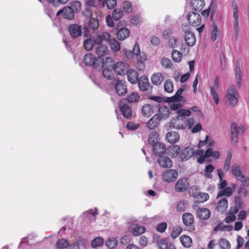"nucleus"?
<instances>
[{"instance_id":"f257e3e1","label":"nucleus","mask_w":249,"mask_h":249,"mask_svg":"<svg viewBox=\"0 0 249 249\" xmlns=\"http://www.w3.org/2000/svg\"><path fill=\"white\" fill-rule=\"evenodd\" d=\"M163 111L165 113L156 114L154 115L146 123L147 127L150 129H154L160 124L162 118L165 119L169 116L170 112L168 108L165 107Z\"/></svg>"},{"instance_id":"f03ea898","label":"nucleus","mask_w":249,"mask_h":249,"mask_svg":"<svg viewBox=\"0 0 249 249\" xmlns=\"http://www.w3.org/2000/svg\"><path fill=\"white\" fill-rule=\"evenodd\" d=\"M187 126V119L181 115H178L173 118L170 123L171 128L177 129H183Z\"/></svg>"},{"instance_id":"7ed1b4c3","label":"nucleus","mask_w":249,"mask_h":249,"mask_svg":"<svg viewBox=\"0 0 249 249\" xmlns=\"http://www.w3.org/2000/svg\"><path fill=\"white\" fill-rule=\"evenodd\" d=\"M239 94L233 86H230L227 90L226 97L232 107L235 106L238 101Z\"/></svg>"},{"instance_id":"20e7f679","label":"nucleus","mask_w":249,"mask_h":249,"mask_svg":"<svg viewBox=\"0 0 249 249\" xmlns=\"http://www.w3.org/2000/svg\"><path fill=\"white\" fill-rule=\"evenodd\" d=\"M246 128L244 125L237 127L236 123H232L231 127V140L232 142L236 143L238 141V135L243 134Z\"/></svg>"},{"instance_id":"39448f33","label":"nucleus","mask_w":249,"mask_h":249,"mask_svg":"<svg viewBox=\"0 0 249 249\" xmlns=\"http://www.w3.org/2000/svg\"><path fill=\"white\" fill-rule=\"evenodd\" d=\"M119 107L122 115L126 119H130L132 115V110L125 99L120 102Z\"/></svg>"},{"instance_id":"423d86ee","label":"nucleus","mask_w":249,"mask_h":249,"mask_svg":"<svg viewBox=\"0 0 249 249\" xmlns=\"http://www.w3.org/2000/svg\"><path fill=\"white\" fill-rule=\"evenodd\" d=\"M116 29L118 30L117 37L119 40H124L129 36V30L126 27H123L121 21L117 24Z\"/></svg>"},{"instance_id":"0eeeda50","label":"nucleus","mask_w":249,"mask_h":249,"mask_svg":"<svg viewBox=\"0 0 249 249\" xmlns=\"http://www.w3.org/2000/svg\"><path fill=\"white\" fill-rule=\"evenodd\" d=\"M232 8L233 10V27L235 34L237 35L239 32L238 27V7L237 2L235 0H233L231 1Z\"/></svg>"},{"instance_id":"6e6552de","label":"nucleus","mask_w":249,"mask_h":249,"mask_svg":"<svg viewBox=\"0 0 249 249\" xmlns=\"http://www.w3.org/2000/svg\"><path fill=\"white\" fill-rule=\"evenodd\" d=\"M61 14H63L64 18L69 20H71L74 17V10L71 6H65L63 9L58 10L56 13V16H59Z\"/></svg>"},{"instance_id":"1a4fd4ad","label":"nucleus","mask_w":249,"mask_h":249,"mask_svg":"<svg viewBox=\"0 0 249 249\" xmlns=\"http://www.w3.org/2000/svg\"><path fill=\"white\" fill-rule=\"evenodd\" d=\"M178 177V173L174 169L167 170L162 175L163 180L169 183L174 181Z\"/></svg>"},{"instance_id":"9d476101","label":"nucleus","mask_w":249,"mask_h":249,"mask_svg":"<svg viewBox=\"0 0 249 249\" xmlns=\"http://www.w3.org/2000/svg\"><path fill=\"white\" fill-rule=\"evenodd\" d=\"M68 32L71 37L77 38L82 35V26L77 24H71L68 26Z\"/></svg>"},{"instance_id":"9b49d317","label":"nucleus","mask_w":249,"mask_h":249,"mask_svg":"<svg viewBox=\"0 0 249 249\" xmlns=\"http://www.w3.org/2000/svg\"><path fill=\"white\" fill-rule=\"evenodd\" d=\"M184 40L188 46H193L196 42V38L194 34L189 29H183Z\"/></svg>"},{"instance_id":"f8f14e48","label":"nucleus","mask_w":249,"mask_h":249,"mask_svg":"<svg viewBox=\"0 0 249 249\" xmlns=\"http://www.w3.org/2000/svg\"><path fill=\"white\" fill-rule=\"evenodd\" d=\"M187 18L189 23L194 27L199 26L201 22L200 15L195 12L189 13Z\"/></svg>"},{"instance_id":"ddd939ff","label":"nucleus","mask_w":249,"mask_h":249,"mask_svg":"<svg viewBox=\"0 0 249 249\" xmlns=\"http://www.w3.org/2000/svg\"><path fill=\"white\" fill-rule=\"evenodd\" d=\"M128 230L134 236H138L144 233L146 231V228L138 224H132L129 227Z\"/></svg>"},{"instance_id":"4468645a","label":"nucleus","mask_w":249,"mask_h":249,"mask_svg":"<svg viewBox=\"0 0 249 249\" xmlns=\"http://www.w3.org/2000/svg\"><path fill=\"white\" fill-rule=\"evenodd\" d=\"M189 186L187 178H182L178 180L175 186V190L177 192L185 191Z\"/></svg>"},{"instance_id":"2eb2a0df","label":"nucleus","mask_w":249,"mask_h":249,"mask_svg":"<svg viewBox=\"0 0 249 249\" xmlns=\"http://www.w3.org/2000/svg\"><path fill=\"white\" fill-rule=\"evenodd\" d=\"M113 68L114 72L118 75H125L127 71L126 64L122 61L118 62L115 64Z\"/></svg>"},{"instance_id":"dca6fc26","label":"nucleus","mask_w":249,"mask_h":249,"mask_svg":"<svg viewBox=\"0 0 249 249\" xmlns=\"http://www.w3.org/2000/svg\"><path fill=\"white\" fill-rule=\"evenodd\" d=\"M124 81L118 80L115 84V91L120 96H123L127 92V87Z\"/></svg>"},{"instance_id":"f3484780","label":"nucleus","mask_w":249,"mask_h":249,"mask_svg":"<svg viewBox=\"0 0 249 249\" xmlns=\"http://www.w3.org/2000/svg\"><path fill=\"white\" fill-rule=\"evenodd\" d=\"M158 163L160 166L163 168H169L173 165V162L171 160L166 156H159Z\"/></svg>"},{"instance_id":"a211bd4d","label":"nucleus","mask_w":249,"mask_h":249,"mask_svg":"<svg viewBox=\"0 0 249 249\" xmlns=\"http://www.w3.org/2000/svg\"><path fill=\"white\" fill-rule=\"evenodd\" d=\"M137 82L140 89L142 91L147 90L150 87L148 79L145 75L142 76Z\"/></svg>"},{"instance_id":"6ab92c4d","label":"nucleus","mask_w":249,"mask_h":249,"mask_svg":"<svg viewBox=\"0 0 249 249\" xmlns=\"http://www.w3.org/2000/svg\"><path fill=\"white\" fill-rule=\"evenodd\" d=\"M166 150V146L162 142H159L153 146V151L157 156L163 155Z\"/></svg>"},{"instance_id":"aec40b11","label":"nucleus","mask_w":249,"mask_h":249,"mask_svg":"<svg viewBox=\"0 0 249 249\" xmlns=\"http://www.w3.org/2000/svg\"><path fill=\"white\" fill-rule=\"evenodd\" d=\"M194 154V150L190 147H187L182 150L179 157L181 160H187L190 159Z\"/></svg>"},{"instance_id":"412c9836","label":"nucleus","mask_w":249,"mask_h":249,"mask_svg":"<svg viewBox=\"0 0 249 249\" xmlns=\"http://www.w3.org/2000/svg\"><path fill=\"white\" fill-rule=\"evenodd\" d=\"M128 81L132 84H136L139 80V74L134 69H128L126 72Z\"/></svg>"},{"instance_id":"4be33fe9","label":"nucleus","mask_w":249,"mask_h":249,"mask_svg":"<svg viewBox=\"0 0 249 249\" xmlns=\"http://www.w3.org/2000/svg\"><path fill=\"white\" fill-rule=\"evenodd\" d=\"M228 207V201L226 197H223L218 200L216 203V209L218 212L223 213L226 211Z\"/></svg>"},{"instance_id":"5701e85b","label":"nucleus","mask_w":249,"mask_h":249,"mask_svg":"<svg viewBox=\"0 0 249 249\" xmlns=\"http://www.w3.org/2000/svg\"><path fill=\"white\" fill-rule=\"evenodd\" d=\"M166 139L169 142L174 144L179 141V135L177 132L170 131L166 134Z\"/></svg>"},{"instance_id":"b1692460","label":"nucleus","mask_w":249,"mask_h":249,"mask_svg":"<svg viewBox=\"0 0 249 249\" xmlns=\"http://www.w3.org/2000/svg\"><path fill=\"white\" fill-rule=\"evenodd\" d=\"M83 61L86 65L92 66L95 64L97 59L94 55L88 53L84 56Z\"/></svg>"},{"instance_id":"393cba45","label":"nucleus","mask_w":249,"mask_h":249,"mask_svg":"<svg viewBox=\"0 0 249 249\" xmlns=\"http://www.w3.org/2000/svg\"><path fill=\"white\" fill-rule=\"evenodd\" d=\"M182 218L184 224L186 226H190L194 223V216L191 213H183Z\"/></svg>"},{"instance_id":"a878e982","label":"nucleus","mask_w":249,"mask_h":249,"mask_svg":"<svg viewBox=\"0 0 249 249\" xmlns=\"http://www.w3.org/2000/svg\"><path fill=\"white\" fill-rule=\"evenodd\" d=\"M231 172L238 180H241L244 178V175L241 172L239 165H233L231 166Z\"/></svg>"},{"instance_id":"bb28decb","label":"nucleus","mask_w":249,"mask_h":249,"mask_svg":"<svg viewBox=\"0 0 249 249\" xmlns=\"http://www.w3.org/2000/svg\"><path fill=\"white\" fill-rule=\"evenodd\" d=\"M141 112L142 115L144 117H149L153 113V107L150 104H144L142 106V107Z\"/></svg>"},{"instance_id":"cd10ccee","label":"nucleus","mask_w":249,"mask_h":249,"mask_svg":"<svg viewBox=\"0 0 249 249\" xmlns=\"http://www.w3.org/2000/svg\"><path fill=\"white\" fill-rule=\"evenodd\" d=\"M163 80V75L161 72L154 73L151 78L152 83L155 85H160Z\"/></svg>"},{"instance_id":"c85d7f7f","label":"nucleus","mask_w":249,"mask_h":249,"mask_svg":"<svg viewBox=\"0 0 249 249\" xmlns=\"http://www.w3.org/2000/svg\"><path fill=\"white\" fill-rule=\"evenodd\" d=\"M190 3L193 9L200 11L203 9L205 5V1L204 0H191Z\"/></svg>"},{"instance_id":"c756f323","label":"nucleus","mask_w":249,"mask_h":249,"mask_svg":"<svg viewBox=\"0 0 249 249\" xmlns=\"http://www.w3.org/2000/svg\"><path fill=\"white\" fill-rule=\"evenodd\" d=\"M183 91V89L180 88L178 89L174 96L168 98V102L170 103H176L181 101L183 99V96L181 95Z\"/></svg>"},{"instance_id":"7c9ffc66","label":"nucleus","mask_w":249,"mask_h":249,"mask_svg":"<svg viewBox=\"0 0 249 249\" xmlns=\"http://www.w3.org/2000/svg\"><path fill=\"white\" fill-rule=\"evenodd\" d=\"M198 217L202 219H208L211 216V212L207 208H201L197 212Z\"/></svg>"},{"instance_id":"2f4dec72","label":"nucleus","mask_w":249,"mask_h":249,"mask_svg":"<svg viewBox=\"0 0 249 249\" xmlns=\"http://www.w3.org/2000/svg\"><path fill=\"white\" fill-rule=\"evenodd\" d=\"M180 152V148L178 145H173L168 149V155L172 158L177 157Z\"/></svg>"},{"instance_id":"473e14b6","label":"nucleus","mask_w":249,"mask_h":249,"mask_svg":"<svg viewBox=\"0 0 249 249\" xmlns=\"http://www.w3.org/2000/svg\"><path fill=\"white\" fill-rule=\"evenodd\" d=\"M108 48L104 45H100L96 49V53L99 57H102L108 54Z\"/></svg>"},{"instance_id":"72a5a7b5","label":"nucleus","mask_w":249,"mask_h":249,"mask_svg":"<svg viewBox=\"0 0 249 249\" xmlns=\"http://www.w3.org/2000/svg\"><path fill=\"white\" fill-rule=\"evenodd\" d=\"M180 242L182 245L185 248H190L192 245V240L191 238L187 235H183L180 237Z\"/></svg>"},{"instance_id":"f704fd0d","label":"nucleus","mask_w":249,"mask_h":249,"mask_svg":"<svg viewBox=\"0 0 249 249\" xmlns=\"http://www.w3.org/2000/svg\"><path fill=\"white\" fill-rule=\"evenodd\" d=\"M217 174L219 177L220 181L219 183L218 184V187L219 189H224L227 186V181L223 179V178L224 177V173L221 169H217Z\"/></svg>"},{"instance_id":"c9c22d12","label":"nucleus","mask_w":249,"mask_h":249,"mask_svg":"<svg viewBox=\"0 0 249 249\" xmlns=\"http://www.w3.org/2000/svg\"><path fill=\"white\" fill-rule=\"evenodd\" d=\"M233 193V189L230 187H226L223 189V190H221L218 192L217 194V198L219 197H222L223 196H226L228 197L230 196Z\"/></svg>"},{"instance_id":"e433bc0d","label":"nucleus","mask_w":249,"mask_h":249,"mask_svg":"<svg viewBox=\"0 0 249 249\" xmlns=\"http://www.w3.org/2000/svg\"><path fill=\"white\" fill-rule=\"evenodd\" d=\"M232 158V153L231 152H229L227 154L226 158L225 160L224 164V170L225 172H227L230 169L231 160Z\"/></svg>"},{"instance_id":"4c0bfd02","label":"nucleus","mask_w":249,"mask_h":249,"mask_svg":"<svg viewBox=\"0 0 249 249\" xmlns=\"http://www.w3.org/2000/svg\"><path fill=\"white\" fill-rule=\"evenodd\" d=\"M235 76L236 78L237 85L238 88H240L241 86L242 79L241 71L240 68V65L239 63L237 64L236 66Z\"/></svg>"},{"instance_id":"58836bf2","label":"nucleus","mask_w":249,"mask_h":249,"mask_svg":"<svg viewBox=\"0 0 249 249\" xmlns=\"http://www.w3.org/2000/svg\"><path fill=\"white\" fill-rule=\"evenodd\" d=\"M140 95L138 93L133 92L129 94L126 99H124L126 102H128L130 103H136L138 102L140 99Z\"/></svg>"},{"instance_id":"ea45409f","label":"nucleus","mask_w":249,"mask_h":249,"mask_svg":"<svg viewBox=\"0 0 249 249\" xmlns=\"http://www.w3.org/2000/svg\"><path fill=\"white\" fill-rule=\"evenodd\" d=\"M159 135L158 132L156 131L152 132L149 136L148 137V142L150 144L152 145L153 146L156 143H158Z\"/></svg>"},{"instance_id":"a19ab883","label":"nucleus","mask_w":249,"mask_h":249,"mask_svg":"<svg viewBox=\"0 0 249 249\" xmlns=\"http://www.w3.org/2000/svg\"><path fill=\"white\" fill-rule=\"evenodd\" d=\"M109 45L111 49L113 52L119 51L121 49L120 43L115 38L110 40Z\"/></svg>"},{"instance_id":"79ce46f5","label":"nucleus","mask_w":249,"mask_h":249,"mask_svg":"<svg viewBox=\"0 0 249 249\" xmlns=\"http://www.w3.org/2000/svg\"><path fill=\"white\" fill-rule=\"evenodd\" d=\"M164 89L168 93H171L173 91L174 84L171 79H167L164 81Z\"/></svg>"},{"instance_id":"37998d69","label":"nucleus","mask_w":249,"mask_h":249,"mask_svg":"<svg viewBox=\"0 0 249 249\" xmlns=\"http://www.w3.org/2000/svg\"><path fill=\"white\" fill-rule=\"evenodd\" d=\"M172 57L174 62L178 63L182 60V54L179 51L173 50L172 52Z\"/></svg>"},{"instance_id":"c03bdc74","label":"nucleus","mask_w":249,"mask_h":249,"mask_svg":"<svg viewBox=\"0 0 249 249\" xmlns=\"http://www.w3.org/2000/svg\"><path fill=\"white\" fill-rule=\"evenodd\" d=\"M214 169V166L211 164L207 165L204 170V177L206 178H212L213 177L212 173Z\"/></svg>"},{"instance_id":"a18cd8bd","label":"nucleus","mask_w":249,"mask_h":249,"mask_svg":"<svg viewBox=\"0 0 249 249\" xmlns=\"http://www.w3.org/2000/svg\"><path fill=\"white\" fill-rule=\"evenodd\" d=\"M104 244L103 238L97 237L93 239L91 242V246L92 248H96L102 246Z\"/></svg>"},{"instance_id":"49530a36","label":"nucleus","mask_w":249,"mask_h":249,"mask_svg":"<svg viewBox=\"0 0 249 249\" xmlns=\"http://www.w3.org/2000/svg\"><path fill=\"white\" fill-rule=\"evenodd\" d=\"M187 205V203L184 200H180L177 205V211L178 212H183L185 210Z\"/></svg>"},{"instance_id":"de8ad7c7","label":"nucleus","mask_w":249,"mask_h":249,"mask_svg":"<svg viewBox=\"0 0 249 249\" xmlns=\"http://www.w3.org/2000/svg\"><path fill=\"white\" fill-rule=\"evenodd\" d=\"M103 76L108 80H111L114 76V74L112 71L108 68H105L102 70Z\"/></svg>"},{"instance_id":"09e8293b","label":"nucleus","mask_w":249,"mask_h":249,"mask_svg":"<svg viewBox=\"0 0 249 249\" xmlns=\"http://www.w3.org/2000/svg\"><path fill=\"white\" fill-rule=\"evenodd\" d=\"M123 16V12L120 9H115L112 12V17L114 20H119Z\"/></svg>"},{"instance_id":"8fccbe9b","label":"nucleus","mask_w":249,"mask_h":249,"mask_svg":"<svg viewBox=\"0 0 249 249\" xmlns=\"http://www.w3.org/2000/svg\"><path fill=\"white\" fill-rule=\"evenodd\" d=\"M216 90L213 87H210V93L212 95L213 100L216 105H218L219 102V97L218 94L216 92Z\"/></svg>"},{"instance_id":"3c124183","label":"nucleus","mask_w":249,"mask_h":249,"mask_svg":"<svg viewBox=\"0 0 249 249\" xmlns=\"http://www.w3.org/2000/svg\"><path fill=\"white\" fill-rule=\"evenodd\" d=\"M68 246L69 243L68 241L64 239L59 240L56 244V248L59 249H62L63 248H66Z\"/></svg>"},{"instance_id":"603ef678","label":"nucleus","mask_w":249,"mask_h":249,"mask_svg":"<svg viewBox=\"0 0 249 249\" xmlns=\"http://www.w3.org/2000/svg\"><path fill=\"white\" fill-rule=\"evenodd\" d=\"M219 31L218 30L216 25L214 23L213 24V30L212 31L211 39L214 41L217 39V36L219 35Z\"/></svg>"},{"instance_id":"864d4df0","label":"nucleus","mask_w":249,"mask_h":249,"mask_svg":"<svg viewBox=\"0 0 249 249\" xmlns=\"http://www.w3.org/2000/svg\"><path fill=\"white\" fill-rule=\"evenodd\" d=\"M196 198L200 202H204L209 199V195L207 193L199 192Z\"/></svg>"},{"instance_id":"5fc2aeb1","label":"nucleus","mask_w":249,"mask_h":249,"mask_svg":"<svg viewBox=\"0 0 249 249\" xmlns=\"http://www.w3.org/2000/svg\"><path fill=\"white\" fill-rule=\"evenodd\" d=\"M160 63L162 67L165 69L170 68L172 65L171 61L166 57L162 58L161 59Z\"/></svg>"},{"instance_id":"6e6d98bb","label":"nucleus","mask_w":249,"mask_h":249,"mask_svg":"<svg viewBox=\"0 0 249 249\" xmlns=\"http://www.w3.org/2000/svg\"><path fill=\"white\" fill-rule=\"evenodd\" d=\"M85 49L87 51H90L93 47V43L92 40L90 38L87 39L83 43Z\"/></svg>"},{"instance_id":"4d7b16f0","label":"nucleus","mask_w":249,"mask_h":249,"mask_svg":"<svg viewBox=\"0 0 249 249\" xmlns=\"http://www.w3.org/2000/svg\"><path fill=\"white\" fill-rule=\"evenodd\" d=\"M123 9L126 13H130L133 10L131 3L127 1H125L123 3Z\"/></svg>"},{"instance_id":"13d9d810","label":"nucleus","mask_w":249,"mask_h":249,"mask_svg":"<svg viewBox=\"0 0 249 249\" xmlns=\"http://www.w3.org/2000/svg\"><path fill=\"white\" fill-rule=\"evenodd\" d=\"M118 244L117 240L115 238H111L108 239L106 243V245L109 248V249L115 248Z\"/></svg>"},{"instance_id":"bf43d9fd","label":"nucleus","mask_w":249,"mask_h":249,"mask_svg":"<svg viewBox=\"0 0 249 249\" xmlns=\"http://www.w3.org/2000/svg\"><path fill=\"white\" fill-rule=\"evenodd\" d=\"M219 246L222 249H229L231 247L230 242L226 239H222L220 240Z\"/></svg>"},{"instance_id":"052dcab7","label":"nucleus","mask_w":249,"mask_h":249,"mask_svg":"<svg viewBox=\"0 0 249 249\" xmlns=\"http://www.w3.org/2000/svg\"><path fill=\"white\" fill-rule=\"evenodd\" d=\"M71 6L73 9L74 10V11H75L76 12H79L81 9V3L77 0H74L72 1L71 3Z\"/></svg>"},{"instance_id":"680f3d73","label":"nucleus","mask_w":249,"mask_h":249,"mask_svg":"<svg viewBox=\"0 0 249 249\" xmlns=\"http://www.w3.org/2000/svg\"><path fill=\"white\" fill-rule=\"evenodd\" d=\"M182 229L181 227H178L174 228L171 234V237L173 239L178 237L182 232Z\"/></svg>"},{"instance_id":"e2e57ef3","label":"nucleus","mask_w":249,"mask_h":249,"mask_svg":"<svg viewBox=\"0 0 249 249\" xmlns=\"http://www.w3.org/2000/svg\"><path fill=\"white\" fill-rule=\"evenodd\" d=\"M167 225L165 222H161L158 224L156 227V230L162 233L167 229Z\"/></svg>"},{"instance_id":"0e129e2a","label":"nucleus","mask_w":249,"mask_h":249,"mask_svg":"<svg viewBox=\"0 0 249 249\" xmlns=\"http://www.w3.org/2000/svg\"><path fill=\"white\" fill-rule=\"evenodd\" d=\"M99 25V20L97 19L92 18L90 20L89 23V27L92 30L97 29Z\"/></svg>"},{"instance_id":"69168bd1","label":"nucleus","mask_w":249,"mask_h":249,"mask_svg":"<svg viewBox=\"0 0 249 249\" xmlns=\"http://www.w3.org/2000/svg\"><path fill=\"white\" fill-rule=\"evenodd\" d=\"M169 46L172 48H175L178 46V39L176 37H172L170 38L168 42Z\"/></svg>"},{"instance_id":"338daca9","label":"nucleus","mask_w":249,"mask_h":249,"mask_svg":"<svg viewBox=\"0 0 249 249\" xmlns=\"http://www.w3.org/2000/svg\"><path fill=\"white\" fill-rule=\"evenodd\" d=\"M140 126V124L138 123H134L132 122H129L127 123L126 127L130 130H134L137 129Z\"/></svg>"},{"instance_id":"774afa93","label":"nucleus","mask_w":249,"mask_h":249,"mask_svg":"<svg viewBox=\"0 0 249 249\" xmlns=\"http://www.w3.org/2000/svg\"><path fill=\"white\" fill-rule=\"evenodd\" d=\"M158 244L160 249H167L168 242L166 239L160 240Z\"/></svg>"}]
</instances>
